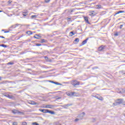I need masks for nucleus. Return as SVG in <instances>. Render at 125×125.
<instances>
[{
  "instance_id": "obj_22",
  "label": "nucleus",
  "mask_w": 125,
  "mask_h": 125,
  "mask_svg": "<svg viewBox=\"0 0 125 125\" xmlns=\"http://www.w3.org/2000/svg\"><path fill=\"white\" fill-rule=\"evenodd\" d=\"M38 17V16L37 15H32L31 17V19H34L35 18H37Z\"/></svg>"
},
{
  "instance_id": "obj_41",
  "label": "nucleus",
  "mask_w": 125,
  "mask_h": 125,
  "mask_svg": "<svg viewBox=\"0 0 125 125\" xmlns=\"http://www.w3.org/2000/svg\"><path fill=\"white\" fill-rule=\"evenodd\" d=\"M79 120H80V119L77 118V119H76L75 120V122H78V121H79Z\"/></svg>"
},
{
  "instance_id": "obj_26",
  "label": "nucleus",
  "mask_w": 125,
  "mask_h": 125,
  "mask_svg": "<svg viewBox=\"0 0 125 125\" xmlns=\"http://www.w3.org/2000/svg\"><path fill=\"white\" fill-rule=\"evenodd\" d=\"M74 42H80V39L79 38H76L75 39V40H74Z\"/></svg>"
},
{
  "instance_id": "obj_2",
  "label": "nucleus",
  "mask_w": 125,
  "mask_h": 125,
  "mask_svg": "<svg viewBox=\"0 0 125 125\" xmlns=\"http://www.w3.org/2000/svg\"><path fill=\"white\" fill-rule=\"evenodd\" d=\"M80 82L77 80H72L71 81V84L73 85L74 87H76L77 85H80Z\"/></svg>"
},
{
  "instance_id": "obj_18",
  "label": "nucleus",
  "mask_w": 125,
  "mask_h": 125,
  "mask_svg": "<svg viewBox=\"0 0 125 125\" xmlns=\"http://www.w3.org/2000/svg\"><path fill=\"white\" fill-rule=\"evenodd\" d=\"M66 94L68 96H70V97H72L73 95V92H68L66 93Z\"/></svg>"
},
{
  "instance_id": "obj_15",
  "label": "nucleus",
  "mask_w": 125,
  "mask_h": 125,
  "mask_svg": "<svg viewBox=\"0 0 125 125\" xmlns=\"http://www.w3.org/2000/svg\"><path fill=\"white\" fill-rule=\"evenodd\" d=\"M19 24H15V25H12L10 27V29H15V28L16 27H18Z\"/></svg>"
},
{
  "instance_id": "obj_39",
  "label": "nucleus",
  "mask_w": 125,
  "mask_h": 125,
  "mask_svg": "<svg viewBox=\"0 0 125 125\" xmlns=\"http://www.w3.org/2000/svg\"><path fill=\"white\" fill-rule=\"evenodd\" d=\"M94 69H98V67L97 66L94 67L92 68L93 70H94Z\"/></svg>"
},
{
  "instance_id": "obj_12",
  "label": "nucleus",
  "mask_w": 125,
  "mask_h": 125,
  "mask_svg": "<svg viewBox=\"0 0 125 125\" xmlns=\"http://www.w3.org/2000/svg\"><path fill=\"white\" fill-rule=\"evenodd\" d=\"M39 111H40V112H42V113H47V109L40 108L39 109Z\"/></svg>"
},
{
  "instance_id": "obj_35",
  "label": "nucleus",
  "mask_w": 125,
  "mask_h": 125,
  "mask_svg": "<svg viewBox=\"0 0 125 125\" xmlns=\"http://www.w3.org/2000/svg\"><path fill=\"white\" fill-rule=\"evenodd\" d=\"M114 36L115 37L119 36V33H118V32H116V33H115Z\"/></svg>"
},
{
  "instance_id": "obj_9",
  "label": "nucleus",
  "mask_w": 125,
  "mask_h": 125,
  "mask_svg": "<svg viewBox=\"0 0 125 125\" xmlns=\"http://www.w3.org/2000/svg\"><path fill=\"white\" fill-rule=\"evenodd\" d=\"M85 115V113L82 112V113H81L80 114H79L78 115V117L79 118H81V119H83V118Z\"/></svg>"
},
{
  "instance_id": "obj_32",
  "label": "nucleus",
  "mask_w": 125,
  "mask_h": 125,
  "mask_svg": "<svg viewBox=\"0 0 125 125\" xmlns=\"http://www.w3.org/2000/svg\"><path fill=\"white\" fill-rule=\"evenodd\" d=\"M36 46H42V44H41V43H37L36 44Z\"/></svg>"
},
{
  "instance_id": "obj_3",
  "label": "nucleus",
  "mask_w": 125,
  "mask_h": 125,
  "mask_svg": "<svg viewBox=\"0 0 125 125\" xmlns=\"http://www.w3.org/2000/svg\"><path fill=\"white\" fill-rule=\"evenodd\" d=\"M106 46L102 45L98 48L99 51H103L105 49Z\"/></svg>"
},
{
  "instance_id": "obj_44",
  "label": "nucleus",
  "mask_w": 125,
  "mask_h": 125,
  "mask_svg": "<svg viewBox=\"0 0 125 125\" xmlns=\"http://www.w3.org/2000/svg\"><path fill=\"white\" fill-rule=\"evenodd\" d=\"M71 19V18H67V21H70V20Z\"/></svg>"
},
{
  "instance_id": "obj_45",
  "label": "nucleus",
  "mask_w": 125,
  "mask_h": 125,
  "mask_svg": "<svg viewBox=\"0 0 125 125\" xmlns=\"http://www.w3.org/2000/svg\"><path fill=\"white\" fill-rule=\"evenodd\" d=\"M4 33H9V31H4Z\"/></svg>"
},
{
  "instance_id": "obj_7",
  "label": "nucleus",
  "mask_w": 125,
  "mask_h": 125,
  "mask_svg": "<svg viewBox=\"0 0 125 125\" xmlns=\"http://www.w3.org/2000/svg\"><path fill=\"white\" fill-rule=\"evenodd\" d=\"M29 104H31V105H38V103H36L33 101H29L28 102Z\"/></svg>"
},
{
  "instance_id": "obj_30",
  "label": "nucleus",
  "mask_w": 125,
  "mask_h": 125,
  "mask_svg": "<svg viewBox=\"0 0 125 125\" xmlns=\"http://www.w3.org/2000/svg\"><path fill=\"white\" fill-rule=\"evenodd\" d=\"M26 33L27 34V35H32V32H31V31H27V32H26Z\"/></svg>"
},
{
  "instance_id": "obj_47",
  "label": "nucleus",
  "mask_w": 125,
  "mask_h": 125,
  "mask_svg": "<svg viewBox=\"0 0 125 125\" xmlns=\"http://www.w3.org/2000/svg\"><path fill=\"white\" fill-rule=\"evenodd\" d=\"M0 81H1V77L0 76Z\"/></svg>"
},
{
  "instance_id": "obj_50",
  "label": "nucleus",
  "mask_w": 125,
  "mask_h": 125,
  "mask_svg": "<svg viewBox=\"0 0 125 125\" xmlns=\"http://www.w3.org/2000/svg\"><path fill=\"white\" fill-rule=\"evenodd\" d=\"M0 12H2V11H1V10H0Z\"/></svg>"
},
{
  "instance_id": "obj_38",
  "label": "nucleus",
  "mask_w": 125,
  "mask_h": 125,
  "mask_svg": "<svg viewBox=\"0 0 125 125\" xmlns=\"http://www.w3.org/2000/svg\"><path fill=\"white\" fill-rule=\"evenodd\" d=\"M22 125H27V123L23 122Z\"/></svg>"
},
{
  "instance_id": "obj_53",
  "label": "nucleus",
  "mask_w": 125,
  "mask_h": 125,
  "mask_svg": "<svg viewBox=\"0 0 125 125\" xmlns=\"http://www.w3.org/2000/svg\"><path fill=\"white\" fill-rule=\"evenodd\" d=\"M9 93V94H11V93Z\"/></svg>"
},
{
  "instance_id": "obj_13",
  "label": "nucleus",
  "mask_w": 125,
  "mask_h": 125,
  "mask_svg": "<svg viewBox=\"0 0 125 125\" xmlns=\"http://www.w3.org/2000/svg\"><path fill=\"white\" fill-rule=\"evenodd\" d=\"M84 21H85L86 23L87 24H90V22L88 21V17H84Z\"/></svg>"
},
{
  "instance_id": "obj_1",
  "label": "nucleus",
  "mask_w": 125,
  "mask_h": 125,
  "mask_svg": "<svg viewBox=\"0 0 125 125\" xmlns=\"http://www.w3.org/2000/svg\"><path fill=\"white\" fill-rule=\"evenodd\" d=\"M121 104L125 105V102L124 101V99H118L115 100V103L113 104L112 106L115 107V106H117V105H120Z\"/></svg>"
},
{
  "instance_id": "obj_25",
  "label": "nucleus",
  "mask_w": 125,
  "mask_h": 125,
  "mask_svg": "<svg viewBox=\"0 0 125 125\" xmlns=\"http://www.w3.org/2000/svg\"><path fill=\"white\" fill-rule=\"evenodd\" d=\"M22 15L23 16H27V15H28V12H23L22 13Z\"/></svg>"
},
{
  "instance_id": "obj_10",
  "label": "nucleus",
  "mask_w": 125,
  "mask_h": 125,
  "mask_svg": "<svg viewBox=\"0 0 125 125\" xmlns=\"http://www.w3.org/2000/svg\"><path fill=\"white\" fill-rule=\"evenodd\" d=\"M49 82L50 83H54L55 84H57V85H62V84L58 82H55L52 81H50Z\"/></svg>"
},
{
  "instance_id": "obj_6",
  "label": "nucleus",
  "mask_w": 125,
  "mask_h": 125,
  "mask_svg": "<svg viewBox=\"0 0 125 125\" xmlns=\"http://www.w3.org/2000/svg\"><path fill=\"white\" fill-rule=\"evenodd\" d=\"M12 113H13V114H14V115H15L16 114H21V112L16 109H13L12 110Z\"/></svg>"
},
{
  "instance_id": "obj_17",
  "label": "nucleus",
  "mask_w": 125,
  "mask_h": 125,
  "mask_svg": "<svg viewBox=\"0 0 125 125\" xmlns=\"http://www.w3.org/2000/svg\"><path fill=\"white\" fill-rule=\"evenodd\" d=\"M8 98H9V99H12V100H14L15 99V97L12 95H9Z\"/></svg>"
},
{
  "instance_id": "obj_34",
  "label": "nucleus",
  "mask_w": 125,
  "mask_h": 125,
  "mask_svg": "<svg viewBox=\"0 0 125 125\" xmlns=\"http://www.w3.org/2000/svg\"><path fill=\"white\" fill-rule=\"evenodd\" d=\"M9 95V94H5L4 95V96H5V97H7L8 98Z\"/></svg>"
},
{
  "instance_id": "obj_48",
  "label": "nucleus",
  "mask_w": 125,
  "mask_h": 125,
  "mask_svg": "<svg viewBox=\"0 0 125 125\" xmlns=\"http://www.w3.org/2000/svg\"><path fill=\"white\" fill-rule=\"evenodd\" d=\"M73 11H74L73 10H71V12H73Z\"/></svg>"
},
{
  "instance_id": "obj_29",
  "label": "nucleus",
  "mask_w": 125,
  "mask_h": 125,
  "mask_svg": "<svg viewBox=\"0 0 125 125\" xmlns=\"http://www.w3.org/2000/svg\"><path fill=\"white\" fill-rule=\"evenodd\" d=\"M50 1V0H44V2L45 3H48Z\"/></svg>"
},
{
  "instance_id": "obj_27",
  "label": "nucleus",
  "mask_w": 125,
  "mask_h": 125,
  "mask_svg": "<svg viewBox=\"0 0 125 125\" xmlns=\"http://www.w3.org/2000/svg\"><path fill=\"white\" fill-rule=\"evenodd\" d=\"M13 64H14V62H9L7 63V65H13Z\"/></svg>"
},
{
  "instance_id": "obj_8",
  "label": "nucleus",
  "mask_w": 125,
  "mask_h": 125,
  "mask_svg": "<svg viewBox=\"0 0 125 125\" xmlns=\"http://www.w3.org/2000/svg\"><path fill=\"white\" fill-rule=\"evenodd\" d=\"M95 97L96 98H97V99H99V100H101V101H103V100H104V98H103V97L100 96H97L96 95L95 96Z\"/></svg>"
},
{
  "instance_id": "obj_5",
  "label": "nucleus",
  "mask_w": 125,
  "mask_h": 125,
  "mask_svg": "<svg viewBox=\"0 0 125 125\" xmlns=\"http://www.w3.org/2000/svg\"><path fill=\"white\" fill-rule=\"evenodd\" d=\"M89 15L90 16H95L96 15V13L94 11H91L89 12Z\"/></svg>"
},
{
  "instance_id": "obj_31",
  "label": "nucleus",
  "mask_w": 125,
  "mask_h": 125,
  "mask_svg": "<svg viewBox=\"0 0 125 125\" xmlns=\"http://www.w3.org/2000/svg\"><path fill=\"white\" fill-rule=\"evenodd\" d=\"M97 8H101V5H96Z\"/></svg>"
},
{
  "instance_id": "obj_21",
  "label": "nucleus",
  "mask_w": 125,
  "mask_h": 125,
  "mask_svg": "<svg viewBox=\"0 0 125 125\" xmlns=\"http://www.w3.org/2000/svg\"><path fill=\"white\" fill-rule=\"evenodd\" d=\"M41 43H43L44 42H46V41L44 39H42L41 41L40 42Z\"/></svg>"
},
{
  "instance_id": "obj_4",
  "label": "nucleus",
  "mask_w": 125,
  "mask_h": 125,
  "mask_svg": "<svg viewBox=\"0 0 125 125\" xmlns=\"http://www.w3.org/2000/svg\"><path fill=\"white\" fill-rule=\"evenodd\" d=\"M73 105V104H63L62 107H63V108H64V109H68V107H70V106H72Z\"/></svg>"
},
{
  "instance_id": "obj_23",
  "label": "nucleus",
  "mask_w": 125,
  "mask_h": 125,
  "mask_svg": "<svg viewBox=\"0 0 125 125\" xmlns=\"http://www.w3.org/2000/svg\"><path fill=\"white\" fill-rule=\"evenodd\" d=\"M0 46H2V47H4L5 48L7 47L8 46L4 44H0Z\"/></svg>"
},
{
  "instance_id": "obj_46",
  "label": "nucleus",
  "mask_w": 125,
  "mask_h": 125,
  "mask_svg": "<svg viewBox=\"0 0 125 125\" xmlns=\"http://www.w3.org/2000/svg\"><path fill=\"white\" fill-rule=\"evenodd\" d=\"M27 70H28V71H31V69H30V68L27 69Z\"/></svg>"
},
{
  "instance_id": "obj_42",
  "label": "nucleus",
  "mask_w": 125,
  "mask_h": 125,
  "mask_svg": "<svg viewBox=\"0 0 125 125\" xmlns=\"http://www.w3.org/2000/svg\"><path fill=\"white\" fill-rule=\"evenodd\" d=\"M0 38H1V39H5V38H4V37H3L2 36H0Z\"/></svg>"
},
{
  "instance_id": "obj_37",
  "label": "nucleus",
  "mask_w": 125,
  "mask_h": 125,
  "mask_svg": "<svg viewBox=\"0 0 125 125\" xmlns=\"http://www.w3.org/2000/svg\"><path fill=\"white\" fill-rule=\"evenodd\" d=\"M123 27H124V25L121 24V25L120 26V29H122V28H123Z\"/></svg>"
},
{
  "instance_id": "obj_52",
  "label": "nucleus",
  "mask_w": 125,
  "mask_h": 125,
  "mask_svg": "<svg viewBox=\"0 0 125 125\" xmlns=\"http://www.w3.org/2000/svg\"><path fill=\"white\" fill-rule=\"evenodd\" d=\"M58 99H61V98H59Z\"/></svg>"
},
{
  "instance_id": "obj_19",
  "label": "nucleus",
  "mask_w": 125,
  "mask_h": 125,
  "mask_svg": "<svg viewBox=\"0 0 125 125\" xmlns=\"http://www.w3.org/2000/svg\"><path fill=\"white\" fill-rule=\"evenodd\" d=\"M72 96H79V94L75 92H72Z\"/></svg>"
},
{
  "instance_id": "obj_16",
  "label": "nucleus",
  "mask_w": 125,
  "mask_h": 125,
  "mask_svg": "<svg viewBox=\"0 0 125 125\" xmlns=\"http://www.w3.org/2000/svg\"><path fill=\"white\" fill-rule=\"evenodd\" d=\"M87 41H88V38H87L85 40L83 41L82 43V45H84V44L87 42Z\"/></svg>"
},
{
  "instance_id": "obj_24",
  "label": "nucleus",
  "mask_w": 125,
  "mask_h": 125,
  "mask_svg": "<svg viewBox=\"0 0 125 125\" xmlns=\"http://www.w3.org/2000/svg\"><path fill=\"white\" fill-rule=\"evenodd\" d=\"M125 11H119L116 13V14H120V13H124Z\"/></svg>"
},
{
  "instance_id": "obj_28",
  "label": "nucleus",
  "mask_w": 125,
  "mask_h": 125,
  "mask_svg": "<svg viewBox=\"0 0 125 125\" xmlns=\"http://www.w3.org/2000/svg\"><path fill=\"white\" fill-rule=\"evenodd\" d=\"M69 34H70V35H71V34H72V35H71V37H73V36H74V35H75V33L73 31L70 32Z\"/></svg>"
},
{
  "instance_id": "obj_36",
  "label": "nucleus",
  "mask_w": 125,
  "mask_h": 125,
  "mask_svg": "<svg viewBox=\"0 0 125 125\" xmlns=\"http://www.w3.org/2000/svg\"><path fill=\"white\" fill-rule=\"evenodd\" d=\"M18 125V123L17 122H14L13 123V125Z\"/></svg>"
},
{
  "instance_id": "obj_11",
  "label": "nucleus",
  "mask_w": 125,
  "mask_h": 125,
  "mask_svg": "<svg viewBox=\"0 0 125 125\" xmlns=\"http://www.w3.org/2000/svg\"><path fill=\"white\" fill-rule=\"evenodd\" d=\"M47 113H49V114H51V115H55V112L52 110H49V109H47Z\"/></svg>"
},
{
  "instance_id": "obj_20",
  "label": "nucleus",
  "mask_w": 125,
  "mask_h": 125,
  "mask_svg": "<svg viewBox=\"0 0 125 125\" xmlns=\"http://www.w3.org/2000/svg\"><path fill=\"white\" fill-rule=\"evenodd\" d=\"M37 37H39L40 38H41V36H40V34H36L35 35V36L34 37V38H35V39H37V40H39L40 38Z\"/></svg>"
},
{
  "instance_id": "obj_49",
  "label": "nucleus",
  "mask_w": 125,
  "mask_h": 125,
  "mask_svg": "<svg viewBox=\"0 0 125 125\" xmlns=\"http://www.w3.org/2000/svg\"><path fill=\"white\" fill-rule=\"evenodd\" d=\"M45 59L47 58V56H45Z\"/></svg>"
},
{
  "instance_id": "obj_40",
  "label": "nucleus",
  "mask_w": 125,
  "mask_h": 125,
  "mask_svg": "<svg viewBox=\"0 0 125 125\" xmlns=\"http://www.w3.org/2000/svg\"><path fill=\"white\" fill-rule=\"evenodd\" d=\"M11 2H12V1H11V0H9L8 1V3H9V4H10V3H11Z\"/></svg>"
},
{
  "instance_id": "obj_43",
  "label": "nucleus",
  "mask_w": 125,
  "mask_h": 125,
  "mask_svg": "<svg viewBox=\"0 0 125 125\" xmlns=\"http://www.w3.org/2000/svg\"><path fill=\"white\" fill-rule=\"evenodd\" d=\"M122 91L123 92H122V93H125V89H123Z\"/></svg>"
},
{
  "instance_id": "obj_51",
  "label": "nucleus",
  "mask_w": 125,
  "mask_h": 125,
  "mask_svg": "<svg viewBox=\"0 0 125 125\" xmlns=\"http://www.w3.org/2000/svg\"><path fill=\"white\" fill-rule=\"evenodd\" d=\"M2 31H4V29H2Z\"/></svg>"
},
{
  "instance_id": "obj_33",
  "label": "nucleus",
  "mask_w": 125,
  "mask_h": 125,
  "mask_svg": "<svg viewBox=\"0 0 125 125\" xmlns=\"http://www.w3.org/2000/svg\"><path fill=\"white\" fill-rule=\"evenodd\" d=\"M32 125H39V124H38L37 123L35 122L32 123Z\"/></svg>"
},
{
  "instance_id": "obj_14",
  "label": "nucleus",
  "mask_w": 125,
  "mask_h": 125,
  "mask_svg": "<svg viewBox=\"0 0 125 125\" xmlns=\"http://www.w3.org/2000/svg\"><path fill=\"white\" fill-rule=\"evenodd\" d=\"M53 107H55V105H47L45 106V108H48L49 109H52V108H53Z\"/></svg>"
}]
</instances>
